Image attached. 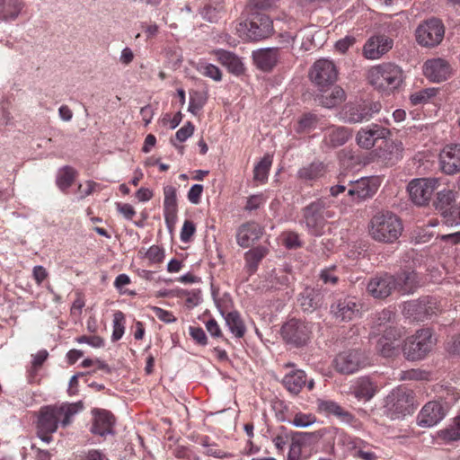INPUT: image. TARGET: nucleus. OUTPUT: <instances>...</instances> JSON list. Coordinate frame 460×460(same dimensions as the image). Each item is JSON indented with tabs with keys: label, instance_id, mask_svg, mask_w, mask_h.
<instances>
[{
	"label": "nucleus",
	"instance_id": "obj_63",
	"mask_svg": "<svg viewBox=\"0 0 460 460\" xmlns=\"http://www.w3.org/2000/svg\"><path fill=\"white\" fill-rule=\"evenodd\" d=\"M204 103H205V101L201 97L190 96L188 110L192 114H197L202 109Z\"/></svg>",
	"mask_w": 460,
	"mask_h": 460
},
{
	"label": "nucleus",
	"instance_id": "obj_64",
	"mask_svg": "<svg viewBox=\"0 0 460 460\" xmlns=\"http://www.w3.org/2000/svg\"><path fill=\"white\" fill-rule=\"evenodd\" d=\"M447 349L451 354L460 355V334L450 339L447 344Z\"/></svg>",
	"mask_w": 460,
	"mask_h": 460
},
{
	"label": "nucleus",
	"instance_id": "obj_27",
	"mask_svg": "<svg viewBox=\"0 0 460 460\" xmlns=\"http://www.w3.org/2000/svg\"><path fill=\"white\" fill-rule=\"evenodd\" d=\"M394 276L396 284L395 290L402 294L413 293L419 285L417 274L413 270H403Z\"/></svg>",
	"mask_w": 460,
	"mask_h": 460
},
{
	"label": "nucleus",
	"instance_id": "obj_59",
	"mask_svg": "<svg viewBox=\"0 0 460 460\" xmlns=\"http://www.w3.org/2000/svg\"><path fill=\"white\" fill-rule=\"evenodd\" d=\"M202 192L203 186L201 184H194L188 192V199L192 204H199Z\"/></svg>",
	"mask_w": 460,
	"mask_h": 460
},
{
	"label": "nucleus",
	"instance_id": "obj_25",
	"mask_svg": "<svg viewBox=\"0 0 460 460\" xmlns=\"http://www.w3.org/2000/svg\"><path fill=\"white\" fill-rule=\"evenodd\" d=\"M456 193L451 190H443L438 191L434 201L435 208L441 214L443 222L447 225V219L455 208L453 203L456 201Z\"/></svg>",
	"mask_w": 460,
	"mask_h": 460
},
{
	"label": "nucleus",
	"instance_id": "obj_12",
	"mask_svg": "<svg viewBox=\"0 0 460 460\" xmlns=\"http://www.w3.org/2000/svg\"><path fill=\"white\" fill-rule=\"evenodd\" d=\"M325 202L318 199L304 208V220L310 234L320 235L324 226Z\"/></svg>",
	"mask_w": 460,
	"mask_h": 460
},
{
	"label": "nucleus",
	"instance_id": "obj_7",
	"mask_svg": "<svg viewBox=\"0 0 460 460\" xmlns=\"http://www.w3.org/2000/svg\"><path fill=\"white\" fill-rule=\"evenodd\" d=\"M440 305L434 297L424 296L409 301L403 305V314L413 321L423 322L440 312Z\"/></svg>",
	"mask_w": 460,
	"mask_h": 460
},
{
	"label": "nucleus",
	"instance_id": "obj_5",
	"mask_svg": "<svg viewBox=\"0 0 460 460\" xmlns=\"http://www.w3.org/2000/svg\"><path fill=\"white\" fill-rule=\"evenodd\" d=\"M435 343L431 330L420 329L406 340L402 351L407 359L420 360L432 350Z\"/></svg>",
	"mask_w": 460,
	"mask_h": 460
},
{
	"label": "nucleus",
	"instance_id": "obj_60",
	"mask_svg": "<svg viewBox=\"0 0 460 460\" xmlns=\"http://www.w3.org/2000/svg\"><path fill=\"white\" fill-rule=\"evenodd\" d=\"M331 314L337 320L343 321L345 318V305L344 302L339 300L337 303L331 305Z\"/></svg>",
	"mask_w": 460,
	"mask_h": 460
},
{
	"label": "nucleus",
	"instance_id": "obj_44",
	"mask_svg": "<svg viewBox=\"0 0 460 460\" xmlns=\"http://www.w3.org/2000/svg\"><path fill=\"white\" fill-rule=\"evenodd\" d=\"M394 318V314L390 310H383L377 316L374 325L376 332H381L383 329L388 325H392V322Z\"/></svg>",
	"mask_w": 460,
	"mask_h": 460
},
{
	"label": "nucleus",
	"instance_id": "obj_48",
	"mask_svg": "<svg viewBox=\"0 0 460 460\" xmlns=\"http://www.w3.org/2000/svg\"><path fill=\"white\" fill-rule=\"evenodd\" d=\"M328 145L337 147L342 146L345 142V131L343 128L332 129L326 137Z\"/></svg>",
	"mask_w": 460,
	"mask_h": 460
},
{
	"label": "nucleus",
	"instance_id": "obj_14",
	"mask_svg": "<svg viewBox=\"0 0 460 460\" xmlns=\"http://www.w3.org/2000/svg\"><path fill=\"white\" fill-rule=\"evenodd\" d=\"M394 46V40L385 35L376 34L371 36L364 44L362 54L365 58L375 60L381 58Z\"/></svg>",
	"mask_w": 460,
	"mask_h": 460
},
{
	"label": "nucleus",
	"instance_id": "obj_36",
	"mask_svg": "<svg viewBox=\"0 0 460 460\" xmlns=\"http://www.w3.org/2000/svg\"><path fill=\"white\" fill-rule=\"evenodd\" d=\"M225 13V6L222 0H215L208 4L203 11L202 16L210 22H217L221 14Z\"/></svg>",
	"mask_w": 460,
	"mask_h": 460
},
{
	"label": "nucleus",
	"instance_id": "obj_34",
	"mask_svg": "<svg viewBox=\"0 0 460 460\" xmlns=\"http://www.w3.org/2000/svg\"><path fill=\"white\" fill-rule=\"evenodd\" d=\"M331 93L322 95L320 102L326 108H332L341 103L344 100L345 92L341 86L331 87Z\"/></svg>",
	"mask_w": 460,
	"mask_h": 460
},
{
	"label": "nucleus",
	"instance_id": "obj_49",
	"mask_svg": "<svg viewBox=\"0 0 460 460\" xmlns=\"http://www.w3.org/2000/svg\"><path fill=\"white\" fill-rule=\"evenodd\" d=\"M315 421L316 418L312 414L297 413L291 420V423L297 428H306Z\"/></svg>",
	"mask_w": 460,
	"mask_h": 460
},
{
	"label": "nucleus",
	"instance_id": "obj_3",
	"mask_svg": "<svg viewBox=\"0 0 460 460\" xmlns=\"http://www.w3.org/2000/svg\"><path fill=\"white\" fill-rule=\"evenodd\" d=\"M403 230L400 217L391 211H380L375 214L369 224L370 236L376 242L384 243H394Z\"/></svg>",
	"mask_w": 460,
	"mask_h": 460
},
{
	"label": "nucleus",
	"instance_id": "obj_42",
	"mask_svg": "<svg viewBox=\"0 0 460 460\" xmlns=\"http://www.w3.org/2000/svg\"><path fill=\"white\" fill-rule=\"evenodd\" d=\"M436 93V88H426L411 93L410 100L413 105L424 104L434 97Z\"/></svg>",
	"mask_w": 460,
	"mask_h": 460
},
{
	"label": "nucleus",
	"instance_id": "obj_40",
	"mask_svg": "<svg viewBox=\"0 0 460 460\" xmlns=\"http://www.w3.org/2000/svg\"><path fill=\"white\" fill-rule=\"evenodd\" d=\"M272 160L270 156H264L254 167V180L264 182L268 179Z\"/></svg>",
	"mask_w": 460,
	"mask_h": 460
},
{
	"label": "nucleus",
	"instance_id": "obj_24",
	"mask_svg": "<svg viewBox=\"0 0 460 460\" xmlns=\"http://www.w3.org/2000/svg\"><path fill=\"white\" fill-rule=\"evenodd\" d=\"M212 53L216 56L217 61L231 74L240 75L244 72L243 63L234 53L222 49H215Z\"/></svg>",
	"mask_w": 460,
	"mask_h": 460
},
{
	"label": "nucleus",
	"instance_id": "obj_13",
	"mask_svg": "<svg viewBox=\"0 0 460 460\" xmlns=\"http://www.w3.org/2000/svg\"><path fill=\"white\" fill-rule=\"evenodd\" d=\"M378 185L374 178H361L350 182L347 192V204L349 202L360 203L371 198L377 190Z\"/></svg>",
	"mask_w": 460,
	"mask_h": 460
},
{
	"label": "nucleus",
	"instance_id": "obj_43",
	"mask_svg": "<svg viewBox=\"0 0 460 460\" xmlns=\"http://www.w3.org/2000/svg\"><path fill=\"white\" fill-rule=\"evenodd\" d=\"M399 344L393 341H388L383 338H380L377 341L376 349L377 350L386 358L393 357L398 351Z\"/></svg>",
	"mask_w": 460,
	"mask_h": 460
},
{
	"label": "nucleus",
	"instance_id": "obj_16",
	"mask_svg": "<svg viewBox=\"0 0 460 460\" xmlns=\"http://www.w3.org/2000/svg\"><path fill=\"white\" fill-rule=\"evenodd\" d=\"M441 171L448 175L460 172V144L446 145L439 153Z\"/></svg>",
	"mask_w": 460,
	"mask_h": 460
},
{
	"label": "nucleus",
	"instance_id": "obj_11",
	"mask_svg": "<svg viewBox=\"0 0 460 460\" xmlns=\"http://www.w3.org/2000/svg\"><path fill=\"white\" fill-rule=\"evenodd\" d=\"M424 76L433 83H441L447 80L453 74L450 63L442 58L428 59L422 66Z\"/></svg>",
	"mask_w": 460,
	"mask_h": 460
},
{
	"label": "nucleus",
	"instance_id": "obj_41",
	"mask_svg": "<svg viewBox=\"0 0 460 460\" xmlns=\"http://www.w3.org/2000/svg\"><path fill=\"white\" fill-rule=\"evenodd\" d=\"M113 331L111 339L113 341L120 340L125 332V314L121 311H117L113 314Z\"/></svg>",
	"mask_w": 460,
	"mask_h": 460
},
{
	"label": "nucleus",
	"instance_id": "obj_2",
	"mask_svg": "<svg viewBox=\"0 0 460 460\" xmlns=\"http://www.w3.org/2000/svg\"><path fill=\"white\" fill-rule=\"evenodd\" d=\"M404 77L402 68L392 62L373 66L367 75L368 83L376 90L388 94L402 84Z\"/></svg>",
	"mask_w": 460,
	"mask_h": 460
},
{
	"label": "nucleus",
	"instance_id": "obj_55",
	"mask_svg": "<svg viewBox=\"0 0 460 460\" xmlns=\"http://www.w3.org/2000/svg\"><path fill=\"white\" fill-rule=\"evenodd\" d=\"M190 335L192 337L197 343L200 345H206L208 342L207 335L202 328L190 326L189 328Z\"/></svg>",
	"mask_w": 460,
	"mask_h": 460
},
{
	"label": "nucleus",
	"instance_id": "obj_37",
	"mask_svg": "<svg viewBox=\"0 0 460 460\" xmlns=\"http://www.w3.org/2000/svg\"><path fill=\"white\" fill-rule=\"evenodd\" d=\"M197 71L203 76L208 77L216 82L222 80V72L215 65L208 63L205 59H200L196 65Z\"/></svg>",
	"mask_w": 460,
	"mask_h": 460
},
{
	"label": "nucleus",
	"instance_id": "obj_29",
	"mask_svg": "<svg viewBox=\"0 0 460 460\" xmlns=\"http://www.w3.org/2000/svg\"><path fill=\"white\" fill-rule=\"evenodd\" d=\"M269 250L264 246H257L244 253L245 268L249 274H253L261 261L268 254Z\"/></svg>",
	"mask_w": 460,
	"mask_h": 460
},
{
	"label": "nucleus",
	"instance_id": "obj_18",
	"mask_svg": "<svg viewBox=\"0 0 460 460\" xmlns=\"http://www.w3.org/2000/svg\"><path fill=\"white\" fill-rule=\"evenodd\" d=\"M395 278L390 274L374 277L367 285L368 292L376 298H385L395 290Z\"/></svg>",
	"mask_w": 460,
	"mask_h": 460
},
{
	"label": "nucleus",
	"instance_id": "obj_28",
	"mask_svg": "<svg viewBox=\"0 0 460 460\" xmlns=\"http://www.w3.org/2000/svg\"><path fill=\"white\" fill-rule=\"evenodd\" d=\"M23 8L22 0H0V21H13Z\"/></svg>",
	"mask_w": 460,
	"mask_h": 460
},
{
	"label": "nucleus",
	"instance_id": "obj_9",
	"mask_svg": "<svg viewBox=\"0 0 460 460\" xmlns=\"http://www.w3.org/2000/svg\"><path fill=\"white\" fill-rule=\"evenodd\" d=\"M445 28L438 19H430L420 24L416 31L417 41L424 47H436L443 40Z\"/></svg>",
	"mask_w": 460,
	"mask_h": 460
},
{
	"label": "nucleus",
	"instance_id": "obj_45",
	"mask_svg": "<svg viewBox=\"0 0 460 460\" xmlns=\"http://www.w3.org/2000/svg\"><path fill=\"white\" fill-rule=\"evenodd\" d=\"M164 210L177 209L176 189L172 185L164 188Z\"/></svg>",
	"mask_w": 460,
	"mask_h": 460
},
{
	"label": "nucleus",
	"instance_id": "obj_52",
	"mask_svg": "<svg viewBox=\"0 0 460 460\" xmlns=\"http://www.w3.org/2000/svg\"><path fill=\"white\" fill-rule=\"evenodd\" d=\"M151 310L154 313V314L164 323H171L176 321V318L170 311L164 310L157 306H152Z\"/></svg>",
	"mask_w": 460,
	"mask_h": 460
},
{
	"label": "nucleus",
	"instance_id": "obj_30",
	"mask_svg": "<svg viewBox=\"0 0 460 460\" xmlns=\"http://www.w3.org/2000/svg\"><path fill=\"white\" fill-rule=\"evenodd\" d=\"M317 411L328 417L334 416L338 419L343 420L345 418V411L342 407L332 400L318 399L316 401Z\"/></svg>",
	"mask_w": 460,
	"mask_h": 460
},
{
	"label": "nucleus",
	"instance_id": "obj_53",
	"mask_svg": "<svg viewBox=\"0 0 460 460\" xmlns=\"http://www.w3.org/2000/svg\"><path fill=\"white\" fill-rule=\"evenodd\" d=\"M146 256L152 263H159L164 260V252L159 246L153 245L147 250Z\"/></svg>",
	"mask_w": 460,
	"mask_h": 460
},
{
	"label": "nucleus",
	"instance_id": "obj_1",
	"mask_svg": "<svg viewBox=\"0 0 460 460\" xmlns=\"http://www.w3.org/2000/svg\"><path fill=\"white\" fill-rule=\"evenodd\" d=\"M82 402L49 405L40 410L37 429L39 432H56L58 423L66 427L72 418L83 410Z\"/></svg>",
	"mask_w": 460,
	"mask_h": 460
},
{
	"label": "nucleus",
	"instance_id": "obj_26",
	"mask_svg": "<svg viewBox=\"0 0 460 460\" xmlns=\"http://www.w3.org/2000/svg\"><path fill=\"white\" fill-rule=\"evenodd\" d=\"M285 388L292 394H298L306 384V375L301 369H293L282 379Z\"/></svg>",
	"mask_w": 460,
	"mask_h": 460
},
{
	"label": "nucleus",
	"instance_id": "obj_54",
	"mask_svg": "<svg viewBox=\"0 0 460 460\" xmlns=\"http://www.w3.org/2000/svg\"><path fill=\"white\" fill-rule=\"evenodd\" d=\"M381 332H383V335L381 338L388 340V341H393L395 342L398 341L399 338L402 335L401 329H399L395 326H393V325H388L387 327L383 329Z\"/></svg>",
	"mask_w": 460,
	"mask_h": 460
},
{
	"label": "nucleus",
	"instance_id": "obj_56",
	"mask_svg": "<svg viewBox=\"0 0 460 460\" xmlns=\"http://www.w3.org/2000/svg\"><path fill=\"white\" fill-rule=\"evenodd\" d=\"M78 343H87L93 348H101L104 345V341L100 336H80L76 338Z\"/></svg>",
	"mask_w": 460,
	"mask_h": 460
},
{
	"label": "nucleus",
	"instance_id": "obj_15",
	"mask_svg": "<svg viewBox=\"0 0 460 460\" xmlns=\"http://www.w3.org/2000/svg\"><path fill=\"white\" fill-rule=\"evenodd\" d=\"M447 409L439 402L431 401L427 402L417 417V423L422 428H431L439 423L446 416Z\"/></svg>",
	"mask_w": 460,
	"mask_h": 460
},
{
	"label": "nucleus",
	"instance_id": "obj_46",
	"mask_svg": "<svg viewBox=\"0 0 460 460\" xmlns=\"http://www.w3.org/2000/svg\"><path fill=\"white\" fill-rule=\"evenodd\" d=\"M317 123L316 116L313 114H305L297 122L296 132L305 133L314 128Z\"/></svg>",
	"mask_w": 460,
	"mask_h": 460
},
{
	"label": "nucleus",
	"instance_id": "obj_47",
	"mask_svg": "<svg viewBox=\"0 0 460 460\" xmlns=\"http://www.w3.org/2000/svg\"><path fill=\"white\" fill-rule=\"evenodd\" d=\"M442 437L449 441L460 439V416L455 418L453 424L442 431Z\"/></svg>",
	"mask_w": 460,
	"mask_h": 460
},
{
	"label": "nucleus",
	"instance_id": "obj_21",
	"mask_svg": "<svg viewBox=\"0 0 460 460\" xmlns=\"http://www.w3.org/2000/svg\"><path fill=\"white\" fill-rule=\"evenodd\" d=\"M298 302L304 312L312 313L322 306L323 294L321 288L307 287L300 293Z\"/></svg>",
	"mask_w": 460,
	"mask_h": 460
},
{
	"label": "nucleus",
	"instance_id": "obj_23",
	"mask_svg": "<svg viewBox=\"0 0 460 460\" xmlns=\"http://www.w3.org/2000/svg\"><path fill=\"white\" fill-rule=\"evenodd\" d=\"M93 423L91 431L102 437L111 434L115 422L113 415L105 410H93Z\"/></svg>",
	"mask_w": 460,
	"mask_h": 460
},
{
	"label": "nucleus",
	"instance_id": "obj_10",
	"mask_svg": "<svg viewBox=\"0 0 460 460\" xmlns=\"http://www.w3.org/2000/svg\"><path fill=\"white\" fill-rule=\"evenodd\" d=\"M438 185L436 178L414 179L408 185L410 198L416 205L424 206L430 200Z\"/></svg>",
	"mask_w": 460,
	"mask_h": 460
},
{
	"label": "nucleus",
	"instance_id": "obj_58",
	"mask_svg": "<svg viewBox=\"0 0 460 460\" xmlns=\"http://www.w3.org/2000/svg\"><path fill=\"white\" fill-rule=\"evenodd\" d=\"M195 230V225L191 221L186 220L181 231V240L184 243L188 242L194 234Z\"/></svg>",
	"mask_w": 460,
	"mask_h": 460
},
{
	"label": "nucleus",
	"instance_id": "obj_6",
	"mask_svg": "<svg viewBox=\"0 0 460 460\" xmlns=\"http://www.w3.org/2000/svg\"><path fill=\"white\" fill-rule=\"evenodd\" d=\"M236 31L245 40L257 41L271 35L273 23L268 15L256 14L250 21L238 23Z\"/></svg>",
	"mask_w": 460,
	"mask_h": 460
},
{
	"label": "nucleus",
	"instance_id": "obj_57",
	"mask_svg": "<svg viewBox=\"0 0 460 460\" xmlns=\"http://www.w3.org/2000/svg\"><path fill=\"white\" fill-rule=\"evenodd\" d=\"M194 132V126L191 122H187L175 134L176 139L180 142L186 141Z\"/></svg>",
	"mask_w": 460,
	"mask_h": 460
},
{
	"label": "nucleus",
	"instance_id": "obj_22",
	"mask_svg": "<svg viewBox=\"0 0 460 460\" xmlns=\"http://www.w3.org/2000/svg\"><path fill=\"white\" fill-rule=\"evenodd\" d=\"M350 394L359 402H368L377 391V385L367 376L358 378L350 385Z\"/></svg>",
	"mask_w": 460,
	"mask_h": 460
},
{
	"label": "nucleus",
	"instance_id": "obj_4",
	"mask_svg": "<svg viewBox=\"0 0 460 460\" xmlns=\"http://www.w3.org/2000/svg\"><path fill=\"white\" fill-rule=\"evenodd\" d=\"M308 78L319 92L326 93L337 82L339 70L332 60L319 58L309 68Z\"/></svg>",
	"mask_w": 460,
	"mask_h": 460
},
{
	"label": "nucleus",
	"instance_id": "obj_39",
	"mask_svg": "<svg viewBox=\"0 0 460 460\" xmlns=\"http://www.w3.org/2000/svg\"><path fill=\"white\" fill-rule=\"evenodd\" d=\"M76 175V172L68 166L64 167L59 171L57 177V184L62 190H65L69 188Z\"/></svg>",
	"mask_w": 460,
	"mask_h": 460
},
{
	"label": "nucleus",
	"instance_id": "obj_50",
	"mask_svg": "<svg viewBox=\"0 0 460 460\" xmlns=\"http://www.w3.org/2000/svg\"><path fill=\"white\" fill-rule=\"evenodd\" d=\"M283 244L288 249H296L302 245L299 236L295 232H286L281 235Z\"/></svg>",
	"mask_w": 460,
	"mask_h": 460
},
{
	"label": "nucleus",
	"instance_id": "obj_33",
	"mask_svg": "<svg viewBox=\"0 0 460 460\" xmlns=\"http://www.w3.org/2000/svg\"><path fill=\"white\" fill-rule=\"evenodd\" d=\"M367 364V358L362 351L358 349L351 350L347 355V374L354 373Z\"/></svg>",
	"mask_w": 460,
	"mask_h": 460
},
{
	"label": "nucleus",
	"instance_id": "obj_17",
	"mask_svg": "<svg viewBox=\"0 0 460 460\" xmlns=\"http://www.w3.org/2000/svg\"><path fill=\"white\" fill-rule=\"evenodd\" d=\"M389 135V129L373 123L358 131L356 135V142L360 147L370 149L375 146L378 139L386 138Z\"/></svg>",
	"mask_w": 460,
	"mask_h": 460
},
{
	"label": "nucleus",
	"instance_id": "obj_62",
	"mask_svg": "<svg viewBox=\"0 0 460 460\" xmlns=\"http://www.w3.org/2000/svg\"><path fill=\"white\" fill-rule=\"evenodd\" d=\"M460 225V202L457 205H455L453 210H451V214L447 219V226H458Z\"/></svg>",
	"mask_w": 460,
	"mask_h": 460
},
{
	"label": "nucleus",
	"instance_id": "obj_32",
	"mask_svg": "<svg viewBox=\"0 0 460 460\" xmlns=\"http://www.w3.org/2000/svg\"><path fill=\"white\" fill-rule=\"evenodd\" d=\"M324 172L325 168L323 164L320 162H314L301 168L298 171V176L305 181H313L322 177Z\"/></svg>",
	"mask_w": 460,
	"mask_h": 460
},
{
	"label": "nucleus",
	"instance_id": "obj_20",
	"mask_svg": "<svg viewBox=\"0 0 460 460\" xmlns=\"http://www.w3.org/2000/svg\"><path fill=\"white\" fill-rule=\"evenodd\" d=\"M262 234L263 229L259 224L248 222L239 227L236 234V241L241 247L247 248L259 240Z\"/></svg>",
	"mask_w": 460,
	"mask_h": 460
},
{
	"label": "nucleus",
	"instance_id": "obj_51",
	"mask_svg": "<svg viewBox=\"0 0 460 460\" xmlns=\"http://www.w3.org/2000/svg\"><path fill=\"white\" fill-rule=\"evenodd\" d=\"M179 296H187L186 303L189 306H196L200 302V291L199 290H184L181 289L178 292Z\"/></svg>",
	"mask_w": 460,
	"mask_h": 460
},
{
	"label": "nucleus",
	"instance_id": "obj_19",
	"mask_svg": "<svg viewBox=\"0 0 460 460\" xmlns=\"http://www.w3.org/2000/svg\"><path fill=\"white\" fill-rule=\"evenodd\" d=\"M279 58V47L260 49L252 52V59L255 66L264 72L272 70L278 64Z\"/></svg>",
	"mask_w": 460,
	"mask_h": 460
},
{
	"label": "nucleus",
	"instance_id": "obj_31",
	"mask_svg": "<svg viewBox=\"0 0 460 460\" xmlns=\"http://www.w3.org/2000/svg\"><path fill=\"white\" fill-rule=\"evenodd\" d=\"M226 323L230 332L236 337L242 338L245 334L246 328L243 321L237 311H232L225 316Z\"/></svg>",
	"mask_w": 460,
	"mask_h": 460
},
{
	"label": "nucleus",
	"instance_id": "obj_38",
	"mask_svg": "<svg viewBox=\"0 0 460 460\" xmlns=\"http://www.w3.org/2000/svg\"><path fill=\"white\" fill-rule=\"evenodd\" d=\"M361 440L355 438L347 441V451L355 457H360L363 460H376V456L372 452H365L360 448Z\"/></svg>",
	"mask_w": 460,
	"mask_h": 460
},
{
	"label": "nucleus",
	"instance_id": "obj_35",
	"mask_svg": "<svg viewBox=\"0 0 460 460\" xmlns=\"http://www.w3.org/2000/svg\"><path fill=\"white\" fill-rule=\"evenodd\" d=\"M370 119V112L367 111V102H362L358 104H353L349 110L348 121L351 123H359Z\"/></svg>",
	"mask_w": 460,
	"mask_h": 460
},
{
	"label": "nucleus",
	"instance_id": "obj_61",
	"mask_svg": "<svg viewBox=\"0 0 460 460\" xmlns=\"http://www.w3.org/2000/svg\"><path fill=\"white\" fill-rule=\"evenodd\" d=\"M301 446L302 445L298 440H292L289 446L288 460H299L301 456Z\"/></svg>",
	"mask_w": 460,
	"mask_h": 460
},
{
	"label": "nucleus",
	"instance_id": "obj_8",
	"mask_svg": "<svg viewBox=\"0 0 460 460\" xmlns=\"http://www.w3.org/2000/svg\"><path fill=\"white\" fill-rule=\"evenodd\" d=\"M312 333V325L296 319L287 322L281 329L283 339L296 347L306 344Z\"/></svg>",
	"mask_w": 460,
	"mask_h": 460
}]
</instances>
